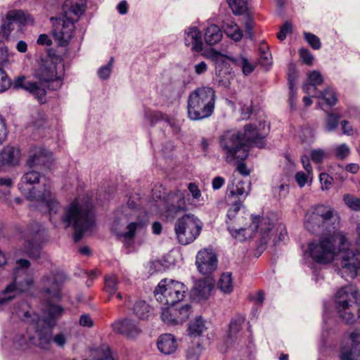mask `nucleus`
<instances>
[{
  "label": "nucleus",
  "mask_w": 360,
  "mask_h": 360,
  "mask_svg": "<svg viewBox=\"0 0 360 360\" xmlns=\"http://www.w3.org/2000/svg\"><path fill=\"white\" fill-rule=\"evenodd\" d=\"M338 217L328 206L318 205L311 207L305 214L304 225L312 233H322L319 241H312L308 245L307 252L314 261L319 264L331 262L336 252V245L340 251L338 274L345 280L353 279L360 270V251L346 248L347 239L337 231Z\"/></svg>",
  "instance_id": "nucleus-1"
},
{
  "label": "nucleus",
  "mask_w": 360,
  "mask_h": 360,
  "mask_svg": "<svg viewBox=\"0 0 360 360\" xmlns=\"http://www.w3.org/2000/svg\"><path fill=\"white\" fill-rule=\"evenodd\" d=\"M270 129L269 124L264 121L258 125L246 124L243 131H227L219 138V146L226 155V161L238 162L237 171L243 176L249 175L250 170L243 161L248 157L250 148H262L264 139Z\"/></svg>",
  "instance_id": "nucleus-2"
},
{
  "label": "nucleus",
  "mask_w": 360,
  "mask_h": 360,
  "mask_svg": "<svg viewBox=\"0 0 360 360\" xmlns=\"http://www.w3.org/2000/svg\"><path fill=\"white\" fill-rule=\"evenodd\" d=\"M63 68H60L58 72L57 65L51 59H42L34 73L40 84L27 80L25 76H20L15 78L13 89H23L34 96L40 103H44L46 101V88L53 91L59 89L63 84Z\"/></svg>",
  "instance_id": "nucleus-3"
},
{
  "label": "nucleus",
  "mask_w": 360,
  "mask_h": 360,
  "mask_svg": "<svg viewBox=\"0 0 360 360\" xmlns=\"http://www.w3.org/2000/svg\"><path fill=\"white\" fill-rule=\"evenodd\" d=\"M67 226H72L75 233L73 238L79 242L84 233L91 231L96 226L94 206L88 195L75 199L65 210L62 217Z\"/></svg>",
  "instance_id": "nucleus-4"
},
{
  "label": "nucleus",
  "mask_w": 360,
  "mask_h": 360,
  "mask_svg": "<svg viewBox=\"0 0 360 360\" xmlns=\"http://www.w3.org/2000/svg\"><path fill=\"white\" fill-rule=\"evenodd\" d=\"M86 8L84 0H65L62 6L63 17L56 18L53 22L52 33L60 46H66L75 30V22L84 13Z\"/></svg>",
  "instance_id": "nucleus-5"
},
{
  "label": "nucleus",
  "mask_w": 360,
  "mask_h": 360,
  "mask_svg": "<svg viewBox=\"0 0 360 360\" xmlns=\"http://www.w3.org/2000/svg\"><path fill=\"white\" fill-rule=\"evenodd\" d=\"M215 91L209 86L195 89L189 94L187 100L188 117L198 121L210 117L215 108Z\"/></svg>",
  "instance_id": "nucleus-6"
},
{
  "label": "nucleus",
  "mask_w": 360,
  "mask_h": 360,
  "mask_svg": "<svg viewBox=\"0 0 360 360\" xmlns=\"http://www.w3.org/2000/svg\"><path fill=\"white\" fill-rule=\"evenodd\" d=\"M335 304L340 318L346 323H353L360 317V295L355 286L341 288L335 295Z\"/></svg>",
  "instance_id": "nucleus-7"
},
{
  "label": "nucleus",
  "mask_w": 360,
  "mask_h": 360,
  "mask_svg": "<svg viewBox=\"0 0 360 360\" xmlns=\"http://www.w3.org/2000/svg\"><path fill=\"white\" fill-rule=\"evenodd\" d=\"M30 265L27 259L17 260V266L13 272V281L0 292V311L6 308L14 298L32 284V276L27 274Z\"/></svg>",
  "instance_id": "nucleus-8"
},
{
  "label": "nucleus",
  "mask_w": 360,
  "mask_h": 360,
  "mask_svg": "<svg viewBox=\"0 0 360 360\" xmlns=\"http://www.w3.org/2000/svg\"><path fill=\"white\" fill-rule=\"evenodd\" d=\"M18 188L21 193L30 200H34L45 205L49 210L51 218L60 209L59 202L49 190V186L41 181H20Z\"/></svg>",
  "instance_id": "nucleus-9"
},
{
  "label": "nucleus",
  "mask_w": 360,
  "mask_h": 360,
  "mask_svg": "<svg viewBox=\"0 0 360 360\" xmlns=\"http://www.w3.org/2000/svg\"><path fill=\"white\" fill-rule=\"evenodd\" d=\"M148 223L149 217L146 213L136 214L135 219L129 221L124 227L116 218L112 222V230L126 247H131L134 243L136 236L144 232Z\"/></svg>",
  "instance_id": "nucleus-10"
},
{
  "label": "nucleus",
  "mask_w": 360,
  "mask_h": 360,
  "mask_svg": "<svg viewBox=\"0 0 360 360\" xmlns=\"http://www.w3.org/2000/svg\"><path fill=\"white\" fill-rule=\"evenodd\" d=\"M53 161V155L49 150L40 146L33 147L30 151V155L27 161L30 169L25 173L21 180H40L41 178L45 180L46 179H49V176L45 177L44 173L34 167L43 166L46 170L50 169Z\"/></svg>",
  "instance_id": "nucleus-11"
},
{
  "label": "nucleus",
  "mask_w": 360,
  "mask_h": 360,
  "mask_svg": "<svg viewBox=\"0 0 360 360\" xmlns=\"http://www.w3.org/2000/svg\"><path fill=\"white\" fill-rule=\"evenodd\" d=\"M187 290L183 283L165 278L158 283L154 295L158 302L167 306L173 305L184 300Z\"/></svg>",
  "instance_id": "nucleus-12"
},
{
  "label": "nucleus",
  "mask_w": 360,
  "mask_h": 360,
  "mask_svg": "<svg viewBox=\"0 0 360 360\" xmlns=\"http://www.w3.org/2000/svg\"><path fill=\"white\" fill-rule=\"evenodd\" d=\"M202 222L193 214H184L175 224V233L180 244L188 245L194 241L202 230Z\"/></svg>",
  "instance_id": "nucleus-13"
},
{
  "label": "nucleus",
  "mask_w": 360,
  "mask_h": 360,
  "mask_svg": "<svg viewBox=\"0 0 360 360\" xmlns=\"http://www.w3.org/2000/svg\"><path fill=\"white\" fill-rule=\"evenodd\" d=\"M2 346L5 349L12 348L17 351L25 352L30 349L33 344H36L34 337L25 329L15 330L1 340Z\"/></svg>",
  "instance_id": "nucleus-14"
},
{
  "label": "nucleus",
  "mask_w": 360,
  "mask_h": 360,
  "mask_svg": "<svg viewBox=\"0 0 360 360\" xmlns=\"http://www.w3.org/2000/svg\"><path fill=\"white\" fill-rule=\"evenodd\" d=\"M255 230L259 229L261 235V243L266 244L271 238V232H276L278 236L274 239V243L285 241L288 239V233L285 226L282 223L278 224L276 226L270 222L269 219L263 217L262 220L257 218L253 219Z\"/></svg>",
  "instance_id": "nucleus-15"
},
{
  "label": "nucleus",
  "mask_w": 360,
  "mask_h": 360,
  "mask_svg": "<svg viewBox=\"0 0 360 360\" xmlns=\"http://www.w3.org/2000/svg\"><path fill=\"white\" fill-rule=\"evenodd\" d=\"M191 313V305L177 302L162 308L161 319L167 325L176 326L186 321Z\"/></svg>",
  "instance_id": "nucleus-16"
},
{
  "label": "nucleus",
  "mask_w": 360,
  "mask_h": 360,
  "mask_svg": "<svg viewBox=\"0 0 360 360\" xmlns=\"http://www.w3.org/2000/svg\"><path fill=\"white\" fill-rule=\"evenodd\" d=\"M65 280V274L60 271L45 276L41 280L43 293L48 299L60 300L61 289Z\"/></svg>",
  "instance_id": "nucleus-17"
},
{
  "label": "nucleus",
  "mask_w": 360,
  "mask_h": 360,
  "mask_svg": "<svg viewBox=\"0 0 360 360\" xmlns=\"http://www.w3.org/2000/svg\"><path fill=\"white\" fill-rule=\"evenodd\" d=\"M34 23L33 18L26 11L22 10L9 11L6 18L3 20L1 30L4 36L8 37L13 30V24H18L20 27Z\"/></svg>",
  "instance_id": "nucleus-18"
},
{
  "label": "nucleus",
  "mask_w": 360,
  "mask_h": 360,
  "mask_svg": "<svg viewBox=\"0 0 360 360\" xmlns=\"http://www.w3.org/2000/svg\"><path fill=\"white\" fill-rule=\"evenodd\" d=\"M195 264L200 274L208 275L217 269V258L212 249L205 248L198 252Z\"/></svg>",
  "instance_id": "nucleus-19"
},
{
  "label": "nucleus",
  "mask_w": 360,
  "mask_h": 360,
  "mask_svg": "<svg viewBox=\"0 0 360 360\" xmlns=\"http://www.w3.org/2000/svg\"><path fill=\"white\" fill-rule=\"evenodd\" d=\"M112 327L115 333L127 338H134L141 333L139 322L129 317L115 321Z\"/></svg>",
  "instance_id": "nucleus-20"
},
{
  "label": "nucleus",
  "mask_w": 360,
  "mask_h": 360,
  "mask_svg": "<svg viewBox=\"0 0 360 360\" xmlns=\"http://www.w3.org/2000/svg\"><path fill=\"white\" fill-rule=\"evenodd\" d=\"M20 151L18 148L6 146L0 152V172L17 165L20 161Z\"/></svg>",
  "instance_id": "nucleus-21"
},
{
  "label": "nucleus",
  "mask_w": 360,
  "mask_h": 360,
  "mask_svg": "<svg viewBox=\"0 0 360 360\" xmlns=\"http://www.w3.org/2000/svg\"><path fill=\"white\" fill-rule=\"evenodd\" d=\"M214 288L211 279L204 278L195 282L193 289L191 291V296L196 302L207 300Z\"/></svg>",
  "instance_id": "nucleus-22"
},
{
  "label": "nucleus",
  "mask_w": 360,
  "mask_h": 360,
  "mask_svg": "<svg viewBox=\"0 0 360 360\" xmlns=\"http://www.w3.org/2000/svg\"><path fill=\"white\" fill-rule=\"evenodd\" d=\"M359 333L353 332L348 341L349 345H342L340 353L341 360H360V342L358 341Z\"/></svg>",
  "instance_id": "nucleus-23"
},
{
  "label": "nucleus",
  "mask_w": 360,
  "mask_h": 360,
  "mask_svg": "<svg viewBox=\"0 0 360 360\" xmlns=\"http://www.w3.org/2000/svg\"><path fill=\"white\" fill-rule=\"evenodd\" d=\"M184 44L195 52L203 49V43L200 30L197 27H190L184 30Z\"/></svg>",
  "instance_id": "nucleus-24"
},
{
  "label": "nucleus",
  "mask_w": 360,
  "mask_h": 360,
  "mask_svg": "<svg viewBox=\"0 0 360 360\" xmlns=\"http://www.w3.org/2000/svg\"><path fill=\"white\" fill-rule=\"evenodd\" d=\"M185 209L186 199L184 192L177 191L169 195L167 206V216L174 217L179 211L185 210Z\"/></svg>",
  "instance_id": "nucleus-25"
},
{
  "label": "nucleus",
  "mask_w": 360,
  "mask_h": 360,
  "mask_svg": "<svg viewBox=\"0 0 360 360\" xmlns=\"http://www.w3.org/2000/svg\"><path fill=\"white\" fill-rule=\"evenodd\" d=\"M250 189V181H231L227 186L229 198H245Z\"/></svg>",
  "instance_id": "nucleus-26"
},
{
  "label": "nucleus",
  "mask_w": 360,
  "mask_h": 360,
  "mask_svg": "<svg viewBox=\"0 0 360 360\" xmlns=\"http://www.w3.org/2000/svg\"><path fill=\"white\" fill-rule=\"evenodd\" d=\"M159 351L166 355L173 354L177 349V343L174 335L163 334L160 335L157 342Z\"/></svg>",
  "instance_id": "nucleus-27"
},
{
  "label": "nucleus",
  "mask_w": 360,
  "mask_h": 360,
  "mask_svg": "<svg viewBox=\"0 0 360 360\" xmlns=\"http://www.w3.org/2000/svg\"><path fill=\"white\" fill-rule=\"evenodd\" d=\"M37 338L34 337L36 344L33 346H37L42 349H49L53 342L52 329L49 327H44L41 329L38 328L36 329Z\"/></svg>",
  "instance_id": "nucleus-28"
},
{
  "label": "nucleus",
  "mask_w": 360,
  "mask_h": 360,
  "mask_svg": "<svg viewBox=\"0 0 360 360\" xmlns=\"http://www.w3.org/2000/svg\"><path fill=\"white\" fill-rule=\"evenodd\" d=\"M133 314L139 319H148L153 314V308L144 300H137L131 309Z\"/></svg>",
  "instance_id": "nucleus-29"
},
{
  "label": "nucleus",
  "mask_w": 360,
  "mask_h": 360,
  "mask_svg": "<svg viewBox=\"0 0 360 360\" xmlns=\"http://www.w3.org/2000/svg\"><path fill=\"white\" fill-rule=\"evenodd\" d=\"M222 35V31L220 27L212 24L205 28L204 40L207 45L214 46L221 40Z\"/></svg>",
  "instance_id": "nucleus-30"
},
{
  "label": "nucleus",
  "mask_w": 360,
  "mask_h": 360,
  "mask_svg": "<svg viewBox=\"0 0 360 360\" xmlns=\"http://www.w3.org/2000/svg\"><path fill=\"white\" fill-rule=\"evenodd\" d=\"M245 318L242 316L234 317L229 323V333L226 337V342L227 345H231L236 338V334L240 331L242 323Z\"/></svg>",
  "instance_id": "nucleus-31"
},
{
  "label": "nucleus",
  "mask_w": 360,
  "mask_h": 360,
  "mask_svg": "<svg viewBox=\"0 0 360 360\" xmlns=\"http://www.w3.org/2000/svg\"><path fill=\"white\" fill-rule=\"evenodd\" d=\"M321 108L326 113V117L325 120V131L327 132H332L337 129L338 123L340 119V114L333 112H329L326 110L321 103H319Z\"/></svg>",
  "instance_id": "nucleus-32"
},
{
  "label": "nucleus",
  "mask_w": 360,
  "mask_h": 360,
  "mask_svg": "<svg viewBox=\"0 0 360 360\" xmlns=\"http://www.w3.org/2000/svg\"><path fill=\"white\" fill-rule=\"evenodd\" d=\"M229 60L235 65L240 68L245 75H250L255 69V67L249 62L248 58L243 56L229 57Z\"/></svg>",
  "instance_id": "nucleus-33"
},
{
  "label": "nucleus",
  "mask_w": 360,
  "mask_h": 360,
  "mask_svg": "<svg viewBox=\"0 0 360 360\" xmlns=\"http://www.w3.org/2000/svg\"><path fill=\"white\" fill-rule=\"evenodd\" d=\"M217 286L219 289L225 294L231 292L233 289L231 273H223L219 278Z\"/></svg>",
  "instance_id": "nucleus-34"
},
{
  "label": "nucleus",
  "mask_w": 360,
  "mask_h": 360,
  "mask_svg": "<svg viewBox=\"0 0 360 360\" xmlns=\"http://www.w3.org/2000/svg\"><path fill=\"white\" fill-rule=\"evenodd\" d=\"M5 54L2 49H0V66H3L5 62ZM12 83L11 79L5 71L0 68V93L6 91L11 86Z\"/></svg>",
  "instance_id": "nucleus-35"
},
{
  "label": "nucleus",
  "mask_w": 360,
  "mask_h": 360,
  "mask_svg": "<svg viewBox=\"0 0 360 360\" xmlns=\"http://www.w3.org/2000/svg\"><path fill=\"white\" fill-rule=\"evenodd\" d=\"M224 31L229 37L235 41H239L242 39V31L236 24L232 22L224 24Z\"/></svg>",
  "instance_id": "nucleus-36"
},
{
  "label": "nucleus",
  "mask_w": 360,
  "mask_h": 360,
  "mask_svg": "<svg viewBox=\"0 0 360 360\" xmlns=\"http://www.w3.org/2000/svg\"><path fill=\"white\" fill-rule=\"evenodd\" d=\"M205 330V322L201 316L196 317L193 321L188 324V333L191 336H199Z\"/></svg>",
  "instance_id": "nucleus-37"
},
{
  "label": "nucleus",
  "mask_w": 360,
  "mask_h": 360,
  "mask_svg": "<svg viewBox=\"0 0 360 360\" xmlns=\"http://www.w3.org/2000/svg\"><path fill=\"white\" fill-rule=\"evenodd\" d=\"M227 3L236 15H243L248 11V0H227Z\"/></svg>",
  "instance_id": "nucleus-38"
},
{
  "label": "nucleus",
  "mask_w": 360,
  "mask_h": 360,
  "mask_svg": "<svg viewBox=\"0 0 360 360\" xmlns=\"http://www.w3.org/2000/svg\"><path fill=\"white\" fill-rule=\"evenodd\" d=\"M144 119L151 127L155 126L158 122L165 120L161 112L153 111L147 108L144 110Z\"/></svg>",
  "instance_id": "nucleus-39"
},
{
  "label": "nucleus",
  "mask_w": 360,
  "mask_h": 360,
  "mask_svg": "<svg viewBox=\"0 0 360 360\" xmlns=\"http://www.w3.org/2000/svg\"><path fill=\"white\" fill-rule=\"evenodd\" d=\"M320 98L325 101L326 105L329 108L334 106L338 101L337 95L335 91L330 87H328L323 91H320Z\"/></svg>",
  "instance_id": "nucleus-40"
},
{
  "label": "nucleus",
  "mask_w": 360,
  "mask_h": 360,
  "mask_svg": "<svg viewBox=\"0 0 360 360\" xmlns=\"http://www.w3.org/2000/svg\"><path fill=\"white\" fill-rule=\"evenodd\" d=\"M114 58L111 57L108 62L101 65L97 70V75L100 79L105 81L110 78L112 71Z\"/></svg>",
  "instance_id": "nucleus-41"
},
{
  "label": "nucleus",
  "mask_w": 360,
  "mask_h": 360,
  "mask_svg": "<svg viewBox=\"0 0 360 360\" xmlns=\"http://www.w3.org/2000/svg\"><path fill=\"white\" fill-rule=\"evenodd\" d=\"M117 290V278L115 275L106 276L104 279V290L109 295L115 293Z\"/></svg>",
  "instance_id": "nucleus-42"
},
{
  "label": "nucleus",
  "mask_w": 360,
  "mask_h": 360,
  "mask_svg": "<svg viewBox=\"0 0 360 360\" xmlns=\"http://www.w3.org/2000/svg\"><path fill=\"white\" fill-rule=\"evenodd\" d=\"M24 252L30 257L38 258L40 257L41 249L38 245L34 244L30 239L25 240Z\"/></svg>",
  "instance_id": "nucleus-43"
},
{
  "label": "nucleus",
  "mask_w": 360,
  "mask_h": 360,
  "mask_svg": "<svg viewBox=\"0 0 360 360\" xmlns=\"http://www.w3.org/2000/svg\"><path fill=\"white\" fill-rule=\"evenodd\" d=\"M17 314L23 321L32 322L33 328H36L34 322L38 321L39 320V317L32 310L20 309L17 311Z\"/></svg>",
  "instance_id": "nucleus-44"
},
{
  "label": "nucleus",
  "mask_w": 360,
  "mask_h": 360,
  "mask_svg": "<svg viewBox=\"0 0 360 360\" xmlns=\"http://www.w3.org/2000/svg\"><path fill=\"white\" fill-rule=\"evenodd\" d=\"M343 200L347 206L352 210L356 212L360 211V198L349 194H346L343 197Z\"/></svg>",
  "instance_id": "nucleus-45"
},
{
  "label": "nucleus",
  "mask_w": 360,
  "mask_h": 360,
  "mask_svg": "<svg viewBox=\"0 0 360 360\" xmlns=\"http://www.w3.org/2000/svg\"><path fill=\"white\" fill-rule=\"evenodd\" d=\"M259 62L264 67L270 66L272 64V58L268 47L263 45L259 48Z\"/></svg>",
  "instance_id": "nucleus-46"
},
{
  "label": "nucleus",
  "mask_w": 360,
  "mask_h": 360,
  "mask_svg": "<svg viewBox=\"0 0 360 360\" xmlns=\"http://www.w3.org/2000/svg\"><path fill=\"white\" fill-rule=\"evenodd\" d=\"M304 38L309 46L314 50H319L321 47L320 39L311 32H304Z\"/></svg>",
  "instance_id": "nucleus-47"
},
{
  "label": "nucleus",
  "mask_w": 360,
  "mask_h": 360,
  "mask_svg": "<svg viewBox=\"0 0 360 360\" xmlns=\"http://www.w3.org/2000/svg\"><path fill=\"white\" fill-rule=\"evenodd\" d=\"M63 311L61 306L57 304H53L50 301H48L47 306L45 309V313L47 314L49 318L54 319L60 316Z\"/></svg>",
  "instance_id": "nucleus-48"
},
{
  "label": "nucleus",
  "mask_w": 360,
  "mask_h": 360,
  "mask_svg": "<svg viewBox=\"0 0 360 360\" xmlns=\"http://www.w3.org/2000/svg\"><path fill=\"white\" fill-rule=\"evenodd\" d=\"M327 154L326 152L321 148L313 149L310 153V158L313 162L316 164L322 163L324 158H326Z\"/></svg>",
  "instance_id": "nucleus-49"
},
{
  "label": "nucleus",
  "mask_w": 360,
  "mask_h": 360,
  "mask_svg": "<svg viewBox=\"0 0 360 360\" xmlns=\"http://www.w3.org/2000/svg\"><path fill=\"white\" fill-rule=\"evenodd\" d=\"M350 153V149L346 143H342L335 148V156L340 160L346 158Z\"/></svg>",
  "instance_id": "nucleus-50"
},
{
  "label": "nucleus",
  "mask_w": 360,
  "mask_h": 360,
  "mask_svg": "<svg viewBox=\"0 0 360 360\" xmlns=\"http://www.w3.org/2000/svg\"><path fill=\"white\" fill-rule=\"evenodd\" d=\"M308 80L309 83L319 86L323 83V78L319 71L313 70L308 74Z\"/></svg>",
  "instance_id": "nucleus-51"
},
{
  "label": "nucleus",
  "mask_w": 360,
  "mask_h": 360,
  "mask_svg": "<svg viewBox=\"0 0 360 360\" xmlns=\"http://www.w3.org/2000/svg\"><path fill=\"white\" fill-rule=\"evenodd\" d=\"M201 353V348L199 345L193 346L186 352V360H198Z\"/></svg>",
  "instance_id": "nucleus-52"
},
{
  "label": "nucleus",
  "mask_w": 360,
  "mask_h": 360,
  "mask_svg": "<svg viewBox=\"0 0 360 360\" xmlns=\"http://www.w3.org/2000/svg\"><path fill=\"white\" fill-rule=\"evenodd\" d=\"M300 56L302 62L308 65H311L314 59L312 53L307 49H300L299 51Z\"/></svg>",
  "instance_id": "nucleus-53"
},
{
  "label": "nucleus",
  "mask_w": 360,
  "mask_h": 360,
  "mask_svg": "<svg viewBox=\"0 0 360 360\" xmlns=\"http://www.w3.org/2000/svg\"><path fill=\"white\" fill-rule=\"evenodd\" d=\"M303 91L311 97L320 98V91H317V86L314 84L305 83L302 86Z\"/></svg>",
  "instance_id": "nucleus-54"
},
{
  "label": "nucleus",
  "mask_w": 360,
  "mask_h": 360,
  "mask_svg": "<svg viewBox=\"0 0 360 360\" xmlns=\"http://www.w3.org/2000/svg\"><path fill=\"white\" fill-rule=\"evenodd\" d=\"M241 206H242V203L240 201L234 202L231 205V207H229V209L227 212L226 217H227L228 219H229L230 221L233 220L236 217L238 211L240 210Z\"/></svg>",
  "instance_id": "nucleus-55"
},
{
  "label": "nucleus",
  "mask_w": 360,
  "mask_h": 360,
  "mask_svg": "<svg viewBox=\"0 0 360 360\" xmlns=\"http://www.w3.org/2000/svg\"><path fill=\"white\" fill-rule=\"evenodd\" d=\"M292 32V24L289 22H285L283 26L280 28V31L277 34V37L279 40H284L288 34Z\"/></svg>",
  "instance_id": "nucleus-56"
},
{
  "label": "nucleus",
  "mask_w": 360,
  "mask_h": 360,
  "mask_svg": "<svg viewBox=\"0 0 360 360\" xmlns=\"http://www.w3.org/2000/svg\"><path fill=\"white\" fill-rule=\"evenodd\" d=\"M175 148V145L174 142L169 141L166 142L162 148V152L164 156V158L165 159H169L172 157V151L174 150Z\"/></svg>",
  "instance_id": "nucleus-57"
},
{
  "label": "nucleus",
  "mask_w": 360,
  "mask_h": 360,
  "mask_svg": "<svg viewBox=\"0 0 360 360\" xmlns=\"http://www.w3.org/2000/svg\"><path fill=\"white\" fill-rule=\"evenodd\" d=\"M68 341L67 335L63 333H59L53 335V342L58 347H63Z\"/></svg>",
  "instance_id": "nucleus-58"
},
{
  "label": "nucleus",
  "mask_w": 360,
  "mask_h": 360,
  "mask_svg": "<svg viewBox=\"0 0 360 360\" xmlns=\"http://www.w3.org/2000/svg\"><path fill=\"white\" fill-rule=\"evenodd\" d=\"M13 181H0V198H6L10 194V187Z\"/></svg>",
  "instance_id": "nucleus-59"
},
{
  "label": "nucleus",
  "mask_w": 360,
  "mask_h": 360,
  "mask_svg": "<svg viewBox=\"0 0 360 360\" xmlns=\"http://www.w3.org/2000/svg\"><path fill=\"white\" fill-rule=\"evenodd\" d=\"M8 132L6 129V121L3 118V117L0 115V145L3 143L4 141L7 138Z\"/></svg>",
  "instance_id": "nucleus-60"
},
{
  "label": "nucleus",
  "mask_w": 360,
  "mask_h": 360,
  "mask_svg": "<svg viewBox=\"0 0 360 360\" xmlns=\"http://www.w3.org/2000/svg\"><path fill=\"white\" fill-rule=\"evenodd\" d=\"M188 188L194 199H199L201 196L200 191L195 183H190Z\"/></svg>",
  "instance_id": "nucleus-61"
},
{
  "label": "nucleus",
  "mask_w": 360,
  "mask_h": 360,
  "mask_svg": "<svg viewBox=\"0 0 360 360\" xmlns=\"http://www.w3.org/2000/svg\"><path fill=\"white\" fill-rule=\"evenodd\" d=\"M79 324L84 327H91L94 322L89 314H82L79 318Z\"/></svg>",
  "instance_id": "nucleus-62"
},
{
  "label": "nucleus",
  "mask_w": 360,
  "mask_h": 360,
  "mask_svg": "<svg viewBox=\"0 0 360 360\" xmlns=\"http://www.w3.org/2000/svg\"><path fill=\"white\" fill-rule=\"evenodd\" d=\"M340 124L344 134L347 136H352L353 134V127L350 125L348 121L342 120L340 122Z\"/></svg>",
  "instance_id": "nucleus-63"
},
{
  "label": "nucleus",
  "mask_w": 360,
  "mask_h": 360,
  "mask_svg": "<svg viewBox=\"0 0 360 360\" xmlns=\"http://www.w3.org/2000/svg\"><path fill=\"white\" fill-rule=\"evenodd\" d=\"M194 70L196 75H200L207 70V65L205 62L201 61L194 65Z\"/></svg>",
  "instance_id": "nucleus-64"
}]
</instances>
